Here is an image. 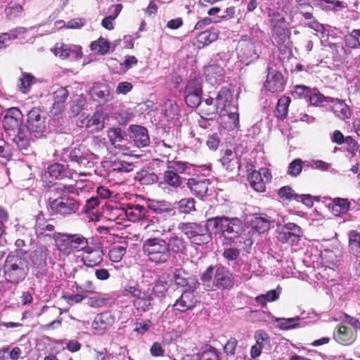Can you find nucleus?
Returning a JSON list of instances; mask_svg holds the SVG:
<instances>
[{
    "label": "nucleus",
    "mask_w": 360,
    "mask_h": 360,
    "mask_svg": "<svg viewBox=\"0 0 360 360\" xmlns=\"http://www.w3.org/2000/svg\"><path fill=\"white\" fill-rule=\"evenodd\" d=\"M61 160L68 162L67 165L55 163L48 167V173L53 179L73 178V174L86 176V172L82 171L91 167L92 162L98 159V156L90 153L84 146L68 147L63 149L60 154Z\"/></svg>",
    "instance_id": "f257e3e1"
},
{
    "label": "nucleus",
    "mask_w": 360,
    "mask_h": 360,
    "mask_svg": "<svg viewBox=\"0 0 360 360\" xmlns=\"http://www.w3.org/2000/svg\"><path fill=\"white\" fill-rule=\"evenodd\" d=\"M27 124L21 126V129L13 138V141L21 150H27L32 134H42L46 128L45 112L40 109L32 108L27 112Z\"/></svg>",
    "instance_id": "f03ea898"
},
{
    "label": "nucleus",
    "mask_w": 360,
    "mask_h": 360,
    "mask_svg": "<svg viewBox=\"0 0 360 360\" xmlns=\"http://www.w3.org/2000/svg\"><path fill=\"white\" fill-rule=\"evenodd\" d=\"M242 231L243 223L240 219L226 217L221 236L229 244L235 243L248 252L253 243L245 234L242 235Z\"/></svg>",
    "instance_id": "7ed1b4c3"
},
{
    "label": "nucleus",
    "mask_w": 360,
    "mask_h": 360,
    "mask_svg": "<svg viewBox=\"0 0 360 360\" xmlns=\"http://www.w3.org/2000/svg\"><path fill=\"white\" fill-rule=\"evenodd\" d=\"M28 260L18 253L9 254L4 265V278L7 282L18 284L24 281L29 271Z\"/></svg>",
    "instance_id": "20e7f679"
},
{
    "label": "nucleus",
    "mask_w": 360,
    "mask_h": 360,
    "mask_svg": "<svg viewBox=\"0 0 360 360\" xmlns=\"http://www.w3.org/2000/svg\"><path fill=\"white\" fill-rule=\"evenodd\" d=\"M193 165L187 162L173 161L169 162L167 170L163 173V180L159 183V186L166 189L167 186L177 189L182 184V178L180 174H191Z\"/></svg>",
    "instance_id": "39448f33"
},
{
    "label": "nucleus",
    "mask_w": 360,
    "mask_h": 360,
    "mask_svg": "<svg viewBox=\"0 0 360 360\" xmlns=\"http://www.w3.org/2000/svg\"><path fill=\"white\" fill-rule=\"evenodd\" d=\"M142 250L148 259L155 264H164L170 257L167 242L159 238H150L146 240L143 243Z\"/></svg>",
    "instance_id": "423d86ee"
},
{
    "label": "nucleus",
    "mask_w": 360,
    "mask_h": 360,
    "mask_svg": "<svg viewBox=\"0 0 360 360\" xmlns=\"http://www.w3.org/2000/svg\"><path fill=\"white\" fill-rule=\"evenodd\" d=\"M178 229L186 236L191 243L195 245H203L211 240V235L207 233L206 228L200 224L181 222L178 225Z\"/></svg>",
    "instance_id": "0eeeda50"
},
{
    "label": "nucleus",
    "mask_w": 360,
    "mask_h": 360,
    "mask_svg": "<svg viewBox=\"0 0 360 360\" xmlns=\"http://www.w3.org/2000/svg\"><path fill=\"white\" fill-rule=\"evenodd\" d=\"M269 17L273 43L278 46L283 44L290 37L288 22L283 15L278 11H271L269 13Z\"/></svg>",
    "instance_id": "6e6552de"
},
{
    "label": "nucleus",
    "mask_w": 360,
    "mask_h": 360,
    "mask_svg": "<svg viewBox=\"0 0 360 360\" xmlns=\"http://www.w3.org/2000/svg\"><path fill=\"white\" fill-rule=\"evenodd\" d=\"M79 202L70 195L58 196L49 202V208L55 214L68 217L77 213L79 210Z\"/></svg>",
    "instance_id": "1a4fd4ad"
},
{
    "label": "nucleus",
    "mask_w": 360,
    "mask_h": 360,
    "mask_svg": "<svg viewBox=\"0 0 360 360\" xmlns=\"http://www.w3.org/2000/svg\"><path fill=\"white\" fill-rule=\"evenodd\" d=\"M48 255L49 250L45 246L39 247L30 255L32 274L37 279H42L46 275Z\"/></svg>",
    "instance_id": "9d476101"
},
{
    "label": "nucleus",
    "mask_w": 360,
    "mask_h": 360,
    "mask_svg": "<svg viewBox=\"0 0 360 360\" xmlns=\"http://www.w3.org/2000/svg\"><path fill=\"white\" fill-rule=\"evenodd\" d=\"M302 229L297 224L288 222L278 228V240L282 243L297 245L303 236Z\"/></svg>",
    "instance_id": "9b49d317"
},
{
    "label": "nucleus",
    "mask_w": 360,
    "mask_h": 360,
    "mask_svg": "<svg viewBox=\"0 0 360 360\" xmlns=\"http://www.w3.org/2000/svg\"><path fill=\"white\" fill-rule=\"evenodd\" d=\"M22 113L18 108H10L5 111L2 124L5 131L11 136H15L22 124Z\"/></svg>",
    "instance_id": "f8f14e48"
},
{
    "label": "nucleus",
    "mask_w": 360,
    "mask_h": 360,
    "mask_svg": "<svg viewBox=\"0 0 360 360\" xmlns=\"http://www.w3.org/2000/svg\"><path fill=\"white\" fill-rule=\"evenodd\" d=\"M236 51L240 61L248 65L259 57L260 44L251 41L243 40L239 41Z\"/></svg>",
    "instance_id": "ddd939ff"
},
{
    "label": "nucleus",
    "mask_w": 360,
    "mask_h": 360,
    "mask_svg": "<svg viewBox=\"0 0 360 360\" xmlns=\"http://www.w3.org/2000/svg\"><path fill=\"white\" fill-rule=\"evenodd\" d=\"M174 284L184 290H197L200 283L196 276L182 268L175 269L173 272Z\"/></svg>",
    "instance_id": "4468645a"
},
{
    "label": "nucleus",
    "mask_w": 360,
    "mask_h": 360,
    "mask_svg": "<svg viewBox=\"0 0 360 360\" xmlns=\"http://www.w3.org/2000/svg\"><path fill=\"white\" fill-rule=\"evenodd\" d=\"M202 84L198 79L188 81L184 89V100L188 106L195 108L202 98Z\"/></svg>",
    "instance_id": "2eb2a0df"
},
{
    "label": "nucleus",
    "mask_w": 360,
    "mask_h": 360,
    "mask_svg": "<svg viewBox=\"0 0 360 360\" xmlns=\"http://www.w3.org/2000/svg\"><path fill=\"white\" fill-rule=\"evenodd\" d=\"M205 81L212 86H218L226 82V71L221 65L212 64L204 68Z\"/></svg>",
    "instance_id": "dca6fc26"
},
{
    "label": "nucleus",
    "mask_w": 360,
    "mask_h": 360,
    "mask_svg": "<svg viewBox=\"0 0 360 360\" xmlns=\"http://www.w3.org/2000/svg\"><path fill=\"white\" fill-rule=\"evenodd\" d=\"M215 101L219 105V112L238 108L237 100L233 97V91L231 88L222 87L218 92Z\"/></svg>",
    "instance_id": "f3484780"
},
{
    "label": "nucleus",
    "mask_w": 360,
    "mask_h": 360,
    "mask_svg": "<svg viewBox=\"0 0 360 360\" xmlns=\"http://www.w3.org/2000/svg\"><path fill=\"white\" fill-rule=\"evenodd\" d=\"M196 290H184L181 296L172 305V310L181 313L192 310L198 303V300L195 295Z\"/></svg>",
    "instance_id": "a211bd4d"
},
{
    "label": "nucleus",
    "mask_w": 360,
    "mask_h": 360,
    "mask_svg": "<svg viewBox=\"0 0 360 360\" xmlns=\"http://www.w3.org/2000/svg\"><path fill=\"white\" fill-rule=\"evenodd\" d=\"M268 73L264 87L272 93L281 92L284 90L285 79L281 72L271 67H268Z\"/></svg>",
    "instance_id": "6ab92c4d"
},
{
    "label": "nucleus",
    "mask_w": 360,
    "mask_h": 360,
    "mask_svg": "<svg viewBox=\"0 0 360 360\" xmlns=\"http://www.w3.org/2000/svg\"><path fill=\"white\" fill-rule=\"evenodd\" d=\"M210 184L209 179L196 175L188 179L186 186L193 195L201 199L207 195Z\"/></svg>",
    "instance_id": "aec40b11"
},
{
    "label": "nucleus",
    "mask_w": 360,
    "mask_h": 360,
    "mask_svg": "<svg viewBox=\"0 0 360 360\" xmlns=\"http://www.w3.org/2000/svg\"><path fill=\"white\" fill-rule=\"evenodd\" d=\"M115 319V316L111 311H104L96 316L91 326L95 333L102 335L114 324Z\"/></svg>",
    "instance_id": "412c9836"
},
{
    "label": "nucleus",
    "mask_w": 360,
    "mask_h": 360,
    "mask_svg": "<svg viewBox=\"0 0 360 360\" xmlns=\"http://www.w3.org/2000/svg\"><path fill=\"white\" fill-rule=\"evenodd\" d=\"M53 53L62 59H69L70 60L81 58L82 56L81 46L64 44H56Z\"/></svg>",
    "instance_id": "4be33fe9"
},
{
    "label": "nucleus",
    "mask_w": 360,
    "mask_h": 360,
    "mask_svg": "<svg viewBox=\"0 0 360 360\" xmlns=\"http://www.w3.org/2000/svg\"><path fill=\"white\" fill-rule=\"evenodd\" d=\"M213 283L218 289H230L234 284L233 274L226 268L217 266Z\"/></svg>",
    "instance_id": "5701e85b"
},
{
    "label": "nucleus",
    "mask_w": 360,
    "mask_h": 360,
    "mask_svg": "<svg viewBox=\"0 0 360 360\" xmlns=\"http://www.w3.org/2000/svg\"><path fill=\"white\" fill-rule=\"evenodd\" d=\"M107 135L111 146L117 150L115 153L120 152L124 153L127 149L125 146L127 141L125 131L120 127L110 128Z\"/></svg>",
    "instance_id": "b1692460"
},
{
    "label": "nucleus",
    "mask_w": 360,
    "mask_h": 360,
    "mask_svg": "<svg viewBox=\"0 0 360 360\" xmlns=\"http://www.w3.org/2000/svg\"><path fill=\"white\" fill-rule=\"evenodd\" d=\"M83 264L89 267L98 266L103 261V252L91 246L86 248L80 255Z\"/></svg>",
    "instance_id": "393cba45"
},
{
    "label": "nucleus",
    "mask_w": 360,
    "mask_h": 360,
    "mask_svg": "<svg viewBox=\"0 0 360 360\" xmlns=\"http://www.w3.org/2000/svg\"><path fill=\"white\" fill-rule=\"evenodd\" d=\"M55 226L49 220L39 215L36 219L34 231L36 236L39 239L51 238L55 236Z\"/></svg>",
    "instance_id": "a878e982"
},
{
    "label": "nucleus",
    "mask_w": 360,
    "mask_h": 360,
    "mask_svg": "<svg viewBox=\"0 0 360 360\" xmlns=\"http://www.w3.org/2000/svg\"><path fill=\"white\" fill-rule=\"evenodd\" d=\"M60 235V241L70 243L77 252H82L86 248H88V239L82 234L63 233Z\"/></svg>",
    "instance_id": "bb28decb"
},
{
    "label": "nucleus",
    "mask_w": 360,
    "mask_h": 360,
    "mask_svg": "<svg viewBox=\"0 0 360 360\" xmlns=\"http://www.w3.org/2000/svg\"><path fill=\"white\" fill-rule=\"evenodd\" d=\"M195 108H198L200 116H207L209 120H214L219 110L215 99L212 97L201 100Z\"/></svg>",
    "instance_id": "cd10ccee"
},
{
    "label": "nucleus",
    "mask_w": 360,
    "mask_h": 360,
    "mask_svg": "<svg viewBox=\"0 0 360 360\" xmlns=\"http://www.w3.org/2000/svg\"><path fill=\"white\" fill-rule=\"evenodd\" d=\"M221 127L228 131L233 130L239 126V114L238 108L227 112H219Z\"/></svg>",
    "instance_id": "c85d7f7f"
},
{
    "label": "nucleus",
    "mask_w": 360,
    "mask_h": 360,
    "mask_svg": "<svg viewBox=\"0 0 360 360\" xmlns=\"http://www.w3.org/2000/svg\"><path fill=\"white\" fill-rule=\"evenodd\" d=\"M89 95L93 100L105 103L113 98L108 86L101 83L94 84L89 90Z\"/></svg>",
    "instance_id": "c756f323"
},
{
    "label": "nucleus",
    "mask_w": 360,
    "mask_h": 360,
    "mask_svg": "<svg viewBox=\"0 0 360 360\" xmlns=\"http://www.w3.org/2000/svg\"><path fill=\"white\" fill-rule=\"evenodd\" d=\"M300 13L304 18L303 24L319 34L321 39H323L326 36H328L329 30H327L324 25L319 22L313 16L311 13L301 12Z\"/></svg>",
    "instance_id": "7c9ffc66"
},
{
    "label": "nucleus",
    "mask_w": 360,
    "mask_h": 360,
    "mask_svg": "<svg viewBox=\"0 0 360 360\" xmlns=\"http://www.w3.org/2000/svg\"><path fill=\"white\" fill-rule=\"evenodd\" d=\"M131 137L135 144L139 147L147 146L150 143L148 130L141 126L131 125L130 127Z\"/></svg>",
    "instance_id": "2f4dec72"
},
{
    "label": "nucleus",
    "mask_w": 360,
    "mask_h": 360,
    "mask_svg": "<svg viewBox=\"0 0 360 360\" xmlns=\"http://www.w3.org/2000/svg\"><path fill=\"white\" fill-rule=\"evenodd\" d=\"M153 297L149 290H143L141 293L133 300V305L139 314L150 310Z\"/></svg>",
    "instance_id": "473e14b6"
},
{
    "label": "nucleus",
    "mask_w": 360,
    "mask_h": 360,
    "mask_svg": "<svg viewBox=\"0 0 360 360\" xmlns=\"http://www.w3.org/2000/svg\"><path fill=\"white\" fill-rule=\"evenodd\" d=\"M218 37L219 31L216 28H211L200 32L197 36L194 45L198 49H201L217 41Z\"/></svg>",
    "instance_id": "72a5a7b5"
},
{
    "label": "nucleus",
    "mask_w": 360,
    "mask_h": 360,
    "mask_svg": "<svg viewBox=\"0 0 360 360\" xmlns=\"http://www.w3.org/2000/svg\"><path fill=\"white\" fill-rule=\"evenodd\" d=\"M146 214V208L139 204L128 203L124 207V217L135 222L143 219Z\"/></svg>",
    "instance_id": "f704fd0d"
},
{
    "label": "nucleus",
    "mask_w": 360,
    "mask_h": 360,
    "mask_svg": "<svg viewBox=\"0 0 360 360\" xmlns=\"http://www.w3.org/2000/svg\"><path fill=\"white\" fill-rule=\"evenodd\" d=\"M220 162L227 171L234 172L240 169V164L237 153L231 150H226Z\"/></svg>",
    "instance_id": "c9c22d12"
},
{
    "label": "nucleus",
    "mask_w": 360,
    "mask_h": 360,
    "mask_svg": "<svg viewBox=\"0 0 360 360\" xmlns=\"http://www.w3.org/2000/svg\"><path fill=\"white\" fill-rule=\"evenodd\" d=\"M333 335L335 340L344 345L352 344L356 338L352 330L342 325L336 328Z\"/></svg>",
    "instance_id": "e433bc0d"
},
{
    "label": "nucleus",
    "mask_w": 360,
    "mask_h": 360,
    "mask_svg": "<svg viewBox=\"0 0 360 360\" xmlns=\"http://www.w3.org/2000/svg\"><path fill=\"white\" fill-rule=\"evenodd\" d=\"M350 201L347 198H333L328 205V207L335 216L346 214L350 210Z\"/></svg>",
    "instance_id": "4c0bfd02"
},
{
    "label": "nucleus",
    "mask_w": 360,
    "mask_h": 360,
    "mask_svg": "<svg viewBox=\"0 0 360 360\" xmlns=\"http://www.w3.org/2000/svg\"><path fill=\"white\" fill-rule=\"evenodd\" d=\"M100 201L97 197H91L86 200V205L84 207V212L86 214L89 221H97L100 219L98 214V205Z\"/></svg>",
    "instance_id": "58836bf2"
},
{
    "label": "nucleus",
    "mask_w": 360,
    "mask_h": 360,
    "mask_svg": "<svg viewBox=\"0 0 360 360\" xmlns=\"http://www.w3.org/2000/svg\"><path fill=\"white\" fill-rule=\"evenodd\" d=\"M165 115L169 122H171L174 126L179 127L180 114L179 107L176 103L172 101H167L165 104Z\"/></svg>",
    "instance_id": "ea45409f"
},
{
    "label": "nucleus",
    "mask_w": 360,
    "mask_h": 360,
    "mask_svg": "<svg viewBox=\"0 0 360 360\" xmlns=\"http://www.w3.org/2000/svg\"><path fill=\"white\" fill-rule=\"evenodd\" d=\"M330 102L333 104L332 111L336 117L343 120L350 117L349 106L344 101L331 98Z\"/></svg>",
    "instance_id": "a19ab883"
},
{
    "label": "nucleus",
    "mask_w": 360,
    "mask_h": 360,
    "mask_svg": "<svg viewBox=\"0 0 360 360\" xmlns=\"http://www.w3.org/2000/svg\"><path fill=\"white\" fill-rule=\"evenodd\" d=\"M148 207L154 212L165 216H174L175 210L170 202L167 201H151Z\"/></svg>",
    "instance_id": "79ce46f5"
},
{
    "label": "nucleus",
    "mask_w": 360,
    "mask_h": 360,
    "mask_svg": "<svg viewBox=\"0 0 360 360\" xmlns=\"http://www.w3.org/2000/svg\"><path fill=\"white\" fill-rule=\"evenodd\" d=\"M168 253H184L186 249V243L184 239L176 235L171 236L167 242Z\"/></svg>",
    "instance_id": "37998d69"
},
{
    "label": "nucleus",
    "mask_w": 360,
    "mask_h": 360,
    "mask_svg": "<svg viewBox=\"0 0 360 360\" xmlns=\"http://www.w3.org/2000/svg\"><path fill=\"white\" fill-rule=\"evenodd\" d=\"M225 219V216L209 218L206 220L204 227L210 234L211 231H214L215 234L221 236Z\"/></svg>",
    "instance_id": "c03bdc74"
},
{
    "label": "nucleus",
    "mask_w": 360,
    "mask_h": 360,
    "mask_svg": "<svg viewBox=\"0 0 360 360\" xmlns=\"http://www.w3.org/2000/svg\"><path fill=\"white\" fill-rule=\"evenodd\" d=\"M281 293V288L278 286L276 289L271 290L265 294H262L255 297L256 302L262 307H265L267 302L277 300Z\"/></svg>",
    "instance_id": "a18cd8bd"
},
{
    "label": "nucleus",
    "mask_w": 360,
    "mask_h": 360,
    "mask_svg": "<svg viewBox=\"0 0 360 360\" xmlns=\"http://www.w3.org/2000/svg\"><path fill=\"white\" fill-rule=\"evenodd\" d=\"M141 224L144 226L145 229H148V231L157 233L161 235H164L171 230L169 228L166 229L165 226H161L159 220L155 217L144 219Z\"/></svg>",
    "instance_id": "49530a36"
},
{
    "label": "nucleus",
    "mask_w": 360,
    "mask_h": 360,
    "mask_svg": "<svg viewBox=\"0 0 360 360\" xmlns=\"http://www.w3.org/2000/svg\"><path fill=\"white\" fill-rule=\"evenodd\" d=\"M127 243L125 241L120 244H115L109 250L108 256L112 262H118L121 261L124 255L126 254Z\"/></svg>",
    "instance_id": "de8ad7c7"
},
{
    "label": "nucleus",
    "mask_w": 360,
    "mask_h": 360,
    "mask_svg": "<svg viewBox=\"0 0 360 360\" xmlns=\"http://www.w3.org/2000/svg\"><path fill=\"white\" fill-rule=\"evenodd\" d=\"M69 93L65 87H58L56 89L53 93V99L54 101L53 104V109H56L57 110L60 111Z\"/></svg>",
    "instance_id": "09e8293b"
},
{
    "label": "nucleus",
    "mask_w": 360,
    "mask_h": 360,
    "mask_svg": "<svg viewBox=\"0 0 360 360\" xmlns=\"http://www.w3.org/2000/svg\"><path fill=\"white\" fill-rule=\"evenodd\" d=\"M92 145L94 146V150L98 153V154H94L98 156V159L94 160L92 162V165L89 168L93 167L94 162L98 160L100 158V155H105L108 150V142L106 141L105 138L101 136H96L94 138L92 141ZM91 153V152H90ZM93 154V153H92Z\"/></svg>",
    "instance_id": "8fccbe9b"
},
{
    "label": "nucleus",
    "mask_w": 360,
    "mask_h": 360,
    "mask_svg": "<svg viewBox=\"0 0 360 360\" xmlns=\"http://www.w3.org/2000/svg\"><path fill=\"white\" fill-rule=\"evenodd\" d=\"M349 248L352 255L360 258V233L356 231L349 233Z\"/></svg>",
    "instance_id": "3c124183"
},
{
    "label": "nucleus",
    "mask_w": 360,
    "mask_h": 360,
    "mask_svg": "<svg viewBox=\"0 0 360 360\" xmlns=\"http://www.w3.org/2000/svg\"><path fill=\"white\" fill-rule=\"evenodd\" d=\"M248 181L251 187L258 191L262 192L265 191V184L264 183V179H262V173L257 171H253L248 175Z\"/></svg>",
    "instance_id": "603ef678"
},
{
    "label": "nucleus",
    "mask_w": 360,
    "mask_h": 360,
    "mask_svg": "<svg viewBox=\"0 0 360 360\" xmlns=\"http://www.w3.org/2000/svg\"><path fill=\"white\" fill-rule=\"evenodd\" d=\"M345 45L349 49H360V29H354L345 36Z\"/></svg>",
    "instance_id": "864d4df0"
},
{
    "label": "nucleus",
    "mask_w": 360,
    "mask_h": 360,
    "mask_svg": "<svg viewBox=\"0 0 360 360\" xmlns=\"http://www.w3.org/2000/svg\"><path fill=\"white\" fill-rule=\"evenodd\" d=\"M271 220L262 216H257L252 221V229H255L259 233H263L267 231L270 227Z\"/></svg>",
    "instance_id": "5fc2aeb1"
},
{
    "label": "nucleus",
    "mask_w": 360,
    "mask_h": 360,
    "mask_svg": "<svg viewBox=\"0 0 360 360\" xmlns=\"http://www.w3.org/2000/svg\"><path fill=\"white\" fill-rule=\"evenodd\" d=\"M301 318L298 316L293 318H276V322L278 323V327L281 330H290L299 326V321Z\"/></svg>",
    "instance_id": "6e6d98bb"
},
{
    "label": "nucleus",
    "mask_w": 360,
    "mask_h": 360,
    "mask_svg": "<svg viewBox=\"0 0 360 360\" xmlns=\"http://www.w3.org/2000/svg\"><path fill=\"white\" fill-rule=\"evenodd\" d=\"M308 98L311 105L314 106H323L324 103H329L331 98L326 97L316 89H311Z\"/></svg>",
    "instance_id": "4d7b16f0"
},
{
    "label": "nucleus",
    "mask_w": 360,
    "mask_h": 360,
    "mask_svg": "<svg viewBox=\"0 0 360 360\" xmlns=\"http://www.w3.org/2000/svg\"><path fill=\"white\" fill-rule=\"evenodd\" d=\"M319 6L326 11H340L346 6V4L338 0H319Z\"/></svg>",
    "instance_id": "13d9d810"
},
{
    "label": "nucleus",
    "mask_w": 360,
    "mask_h": 360,
    "mask_svg": "<svg viewBox=\"0 0 360 360\" xmlns=\"http://www.w3.org/2000/svg\"><path fill=\"white\" fill-rule=\"evenodd\" d=\"M136 179L143 185H151L158 181V176L154 172L142 170L137 173Z\"/></svg>",
    "instance_id": "bf43d9fd"
},
{
    "label": "nucleus",
    "mask_w": 360,
    "mask_h": 360,
    "mask_svg": "<svg viewBox=\"0 0 360 360\" xmlns=\"http://www.w3.org/2000/svg\"><path fill=\"white\" fill-rule=\"evenodd\" d=\"M311 90V88L305 85H295L291 88L290 94L295 99L307 98Z\"/></svg>",
    "instance_id": "052dcab7"
},
{
    "label": "nucleus",
    "mask_w": 360,
    "mask_h": 360,
    "mask_svg": "<svg viewBox=\"0 0 360 360\" xmlns=\"http://www.w3.org/2000/svg\"><path fill=\"white\" fill-rule=\"evenodd\" d=\"M196 356L198 360H221L218 351L211 346L198 353Z\"/></svg>",
    "instance_id": "680f3d73"
},
{
    "label": "nucleus",
    "mask_w": 360,
    "mask_h": 360,
    "mask_svg": "<svg viewBox=\"0 0 360 360\" xmlns=\"http://www.w3.org/2000/svg\"><path fill=\"white\" fill-rule=\"evenodd\" d=\"M35 81L36 78L28 72H22L18 84L20 91L24 94L27 93Z\"/></svg>",
    "instance_id": "e2e57ef3"
},
{
    "label": "nucleus",
    "mask_w": 360,
    "mask_h": 360,
    "mask_svg": "<svg viewBox=\"0 0 360 360\" xmlns=\"http://www.w3.org/2000/svg\"><path fill=\"white\" fill-rule=\"evenodd\" d=\"M86 126L87 128H91V131L101 130L103 128V120L101 113L95 112L87 120Z\"/></svg>",
    "instance_id": "0e129e2a"
},
{
    "label": "nucleus",
    "mask_w": 360,
    "mask_h": 360,
    "mask_svg": "<svg viewBox=\"0 0 360 360\" xmlns=\"http://www.w3.org/2000/svg\"><path fill=\"white\" fill-rule=\"evenodd\" d=\"M141 289H139V285L136 281L134 280L129 281L124 285L123 295L124 296H131L134 298L139 296L141 292Z\"/></svg>",
    "instance_id": "69168bd1"
},
{
    "label": "nucleus",
    "mask_w": 360,
    "mask_h": 360,
    "mask_svg": "<svg viewBox=\"0 0 360 360\" xmlns=\"http://www.w3.org/2000/svg\"><path fill=\"white\" fill-rule=\"evenodd\" d=\"M75 289L78 292L81 293H94L96 287L94 283L89 280L79 281L75 282Z\"/></svg>",
    "instance_id": "338daca9"
},
{
    "label": "nucleus",
    "mask_w": 360,
    "mask_h": 360,
    "mask_svg": "<svg viewBox=\"0 0 360 360\" xmlns=\"http://www.w3.org/2000/svg\"><path fill=\"white\" fill-rule=\"evenodd\" d=\"M134 165L124 160H115L111 163V169L117 172H129L134 170Z\"/></svg>",
    "instance_id": "774afa93"
}]
</instances>
